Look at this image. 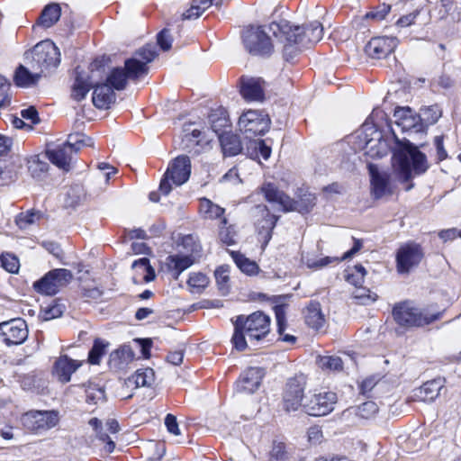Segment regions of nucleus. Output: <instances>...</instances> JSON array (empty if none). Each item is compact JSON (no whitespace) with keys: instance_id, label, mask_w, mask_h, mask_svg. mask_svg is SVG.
<instances>
[{"instance_id":"60","label":"nucleus","mask_w":461,"mask_h":461,"mask_svg":"<svg viewBox=\"0 0 461 461\" xmlns=\"http://www.w3.org/2000/svg\"><path fill=\"white\" fill-rule=\"evenodd\" d=\"M62 312V306L58 303H53L42 310V318L45 321L52 320L61 316Z\"/></svg>"},{"instance_id":"16","label":"nucleus","mask_w":461,"mask_h":461,"mask_svg":"<svg viewBox=\"0 0 461 461\" xmlns=\"http://www.w3.org/2000/svg\"><path fill=\"white\" fill-rule=\"evenodd\" d=\"M393 37H375L366 46V54L372 59H383L390 54L397 46Z\"/></svg>"},{"instance_id":"43","label":"nucleus","mask_w":461,"mask_h":461,"mask_svg":"<svg viewBox=\"0 0 461 461\" xmlns=\"http://www.w3.org/2000/svg\"><path fill=\"white\" fill-rule=\"evenodd\" d=\"M68 145H69L76 154L83 148V147H92L94 145V140L92 138L86 136L83 133L77 132L69 134L68 137V140L66 141Z\"/></svg>"},{"instance_id":"18","label":"nucleus","mask_w":461,"mask_h":461,"mask_svg":"<svg viewBox=\"0 0 461 461\" xmlns=\"http://www.w3.org/2000/svg\"><path fill=\"white\" fill-rule=\"evenodd\" d=\"M71 149L72 148L65 142L53 149H48L46 154L54 165L68 172L71 169L73 155L76 154Z\"/></svg>"},{"instance_id":"34","label":"nucleus","mask_w":461,"mask_h":461,"mask_svg":"<svg viewBox=\"0 0 461 461\" xmlns=\"http://www.w3.org/2000/svg\"><path fill=\"white\" fill-rule=\"evenodd\" d=\"M305 322L314 330L321 329L325 322L320 303H311L305 311Z\"/></svg>"},{"instance_id":"38","label":"nucleus","mask_w":461,"mask_h":461,"mask_svg":"<svg viewBox=\"0 0 461 461\" xmlns=\"http://www.w3.org/2000/svg\"><path fill=\"white\" fill-rule=\"evenodd\" d=\"M209 122L211 124L212 131L219 138L224 133L223 130L229 126L228 120L223 110L212 113L209 115Z\"/></svg>"},{"instance_id":"11","label":"nucleus","mask_w":461,"mask_h":461,"mask_svg":"<svg viewBox=\"0 0 461 461\" xmlns=\"http://www.w3.org/2000/svg\"><path fill=\"white\" fill-rule=\"evenodd\" d=\"M270 119L267 114L255 110L244 113L239 120V127L248 138L265 134L270 127Z\"/></svg>"},{"instance_id":"57","label":"nucleus","mask_w":461,"mask_h":461,"mask_svg":"<svg viewBox=\"0 0 461 461\" xmlns=\"http://www.w3.org/2000/svg\"><path fill=\"white\" fill-rule=\"evenodd\" d=\"M53 276H55L59 287H63L70 283L73 278V275L70 270L65 268H59L51 270Z\"/></svg>"},{"instance_id":"54","label":"nucleus","mask_w":461,"mask_h":461,"mask_svg":"<svg viewBox=\"0 0 461 461\" xmlns=\"http://www.w3.org/2000/svg\"><path fill=\"white\" fill-rule=\"evenodd\" d=\"M0 264L4 269L11 274H16L20 269L18 258L11 253L2 254L0 256Z\"/></svg>"},{"instance_id":"46","label":"nucleus","mask_w":461,"mask_h":461,"mask_svg":"<svg viewBox=\"0 0 461 461\" xmlns=\"http://www.w3.org/2000/svg\"><path fill=\"white\" fill-rule=\"evenodd\" d=\"M212 5V0H201L198 4L192 5L183 13V20H195L199 18Z\"/></svg>"},{"instance_id":"26","label":"nucleus","mask_w":461,"mask_h":461,"mask_svg":"<svg viewBox=\"0 0 461 461\" xmlns=\"http://www.w3.org/2000/svg\"><path fill=\"white\" fill-rule=\"evenodd\" d=\"M194 260L190 255H170L166 258L165 267L175 279H177L182 272L189 268Z\"/></svg>"},{"instance_id":"2","label":"nucleus","mask_w":461,"mask_h":461,"mask_svg":"<svg viewBox=\"0 0 461 461\" xmlns=\"http://www.w3.org/2000/svg\"><path fill=\"white\" fill-rule=\"evenodd\" d=\"M156 56L153 45L148 44L140 49L131 59L125 60L126 71L120 68L111 71L107 77L109 86L115 90L124 89L129 78L138 79L148 73V65L155 59Z\"/></svg>"},{"instance_id":"41","label":"nucleus","mask_w":461,"mask_h":461,"mask_svg":"<svg viewBox=\"0 0 461 461\" xmlns=\"http://www.w3.org/2000/svg\"><path fill=\"white\" fill-rule=\"evenodd\" d=\"M231 257L237 267L249 276L256 275L258 272V266L255 261L247 258L242 254L231 252Z\"/></svg>"},{"instance_id":"6","label":"nucleus","mask_w":461,"mask_h":461,"mask_svg":"<svg viewBox=\"0 0 461 461\" xmlns=\"http://www.w3.org/2000/svg\"><path fill=\"white\" fill-rule=\"evenodd\" d=\"M191 162L188 157L179 156L174 159L165 173L159 185V190L165 195L172 190V185L179 186L190 177Z\"/></svg>"},{"instance_id":"21","label":"nucleus","mask_w":461,"mask_h":461,"mask_svg":"<svg viewBox=\"0 0 461 461\" xmlns=\"http://www.w3.org/2000/svg\"><path fill=\"white\" fill-rule=\"evenodd\" d=\"M78 360L69 358L67 355L60 356L54 365V375L59 382L68 383L71 375L81 366Z\"/></svg>"},{"instance_id":"9","label":"nucleus","mask_w":461,"mask_h":461,"mask_svg":"<svg viewBox=\"0 0 461 461\" xmlns=\"http://www.w3.org/2000/svg\"><path fill=\"white\" fill-rule=\"evenodd\" d=\"M359 138L364 143L363 149L366 154L371 158H379L388 154L389 145L374 125L364 124Z\"/></svg>"},{"instance_id":"17","label":"nucleus","mask_w":461,"mask_h":461,"mask_svg":"<svg viewBox=\"0 0 461 461\" xmlns=\"http://www.w3.org/2000/svg\"><path fill=\"white\" fill-rule=\"evenodd\" d=\"M264 375L263 369L259 367L247 369L237 383V392L241 393H255L259 388Z\"/></svg>"},{"instance_id":"62","label":"nucleus","mask_w":461,"mask_h":461,"mask_svg":"<svg viewBox=\"0 0 461 461\" xmlns=\"http://www.w3.org/2000/svg\"><path fill=\"white\" fill-rule=\"evenodd\" d=\"M391 6L388 5H382L377 9L371 11L366 14V18L382 21L390 13Z\"/></svg>"},{"instance_id":"33","label":"nucleus","mask_w":461,"mask_h":461,"mask_svg":"<svg viewBox=\"0 0 461 461\" xmlns=\"http://www.w3.org/2000/svg\"><path fill=\"white\" fill-rule=\"evenodd\" d=\"M222 152L225 156H236L242 150V144L238 135L228 132L220 136Z\"/></svg>"},{"instance_id":"35","label":"nucleus","mask_w":461,"mask_h":461,"mask_svg":"<svg viewBox=\"0 0 461 461\" xmlns=\"http://www.w3.org/2000/svg\"><path fill=\"white\" fill-rule=\"evenodd\" d=\"M33 286L37 292L46 295H53L60 289L51 271L46 274L41 280L35 282Z\"/></svg>"},{"instance_id":"58","label":"nucleus","mask_w":461,"mask_h":461,"mask_svg":"<svg viewBox=\"0 0 461 461\" xmlns=\"http://www.w3.org/2000/svg\"><path fill=\"white\" fill-rule=\"evenodd\" d=\"M438 0H428L429 3H438ZM454 5V0H439L437 5V17L438 19L445 18L450 12Z\"/></svg>"},{"instance_id":"50","label":"nucleus","mask_w":461,"mask_h":461,"mask_svg":"<svg viewBox=\"0 0 461 461\" xmlns=\"http://www.w3.org/2000/svg\"><path fill=\"white\" fill-rule=\"evenodd\" d=\"M353 299L356 300L357 303L362 305H368L375 303L377 300V294L371 292L369 289L359 285L356 287V290L352 294Z\"/></svg>"},{"instance_id":"64","label":"nucleus","mask_w":461,"mask_h":461,"mask_svg":"<svg viewBox=\"0 0 461 461\" xmlns=\"http://www.w3.org/2000/svg\"><path fill=\"white\" fill-rule=\"evenodd\" d=\"M165 425L169 433H171L175 436L181 435L176 418L173 414H167L166 416Z\"/></svg>"},{"instance_id":"44","label":"nucleus","mask_w":461,"mask_h":461,"mask_svg":"<svg viewBox=\"0 0 461 461\" xmlns=\"http://www.w3.org/2000/svg\"><path fill=\"white\" fill-rule=\"evenodd\" d=\"M49 165L42 161L39 156H33L28 160V170L36 179H41L48 171Z\"/></svg>"},{"instance_id":"32","label":"nucleus","mask_w":461,"mask_h":461,"mask_svg":"<svg viewBox=\"0 0 461 461\" xmlns=\"http://www.w3.org/2000/svg\"><path fill=\"white\" fill-rule=\"evenodd\" d=\"M41 74L40 70L32 72L26 67L20 65L15 70L14 81L19 87H31L39 81Z\"/></svg>"},{"instance_id":"29","label":"nucleus","mask_w":461,"mask_h":461,"mask_svg":"<svg viewBox=\"0 0 461 461\" xmlns=\"http://www.w3.org/2000/svg\"><path fill=\"white\" fill-rule=\"evenodd\" d=\"M240 94L249 102L262 101L264 99V92L261 81L255 78L243 80Z\"/></svg>"},{"instance_id":"25","label":"nucleus","mask_w":461,"mask_h":461,"mask_svg":"<svg viewBox=\"0 0 461 461\" xmlns=\"http://www.w3.org/2000/svg\"><path fill=\"white\" fill-rule=\"evenodd\" d=\"M257 209L263 216L261 221H258L257 229L266 246L271 240L272 230L276 224L277 217L271 214L266 206H258Z\"/></svg>"},{"instance_id":"27","label":"nucleus","mask_w":461,"mask_h":461,"mask_svg":"<svg viewBox=\"0 0 461 461\" xmlns=\"http://www.w3.org/2000/svg\"><path fill=\"white\" fill-rule=\"evenodd\" d=\"M443 386L444 382L441 379L428 381L414 391V396L418 401L431 402L438 398Z\"/></svg>"},{"instance_id":"13","label":"nucleus","mask_w":461,"mask_h":461,"mask_svg":"<svg viewBox=\"0 0 461 461\" xmlns=\"http://www.w3.org/2000/svg\"><path fill=\"white\" fill-rule=\"evenodd\" d=\"M22 421L28 429L39 432L57 426L59 414L57 411H31L23 416Z\"/></svg>"},{"instance_id":"59","label":"nucleus","mask_w":461,"mask_h":461,"mask_svg":"<svg viewBox=\"0 0 461 461\" xmlns=\"http://www.w3.org/2000/svg\"><path fill=\"white\" fill-rule=\"evenodd\" d=\"M441 113L436 106H430L424 109L421 113L422 120L427 124H434L438 122Z\"/></svg>"},{"instance_id":"51","label":"nucleus","mask_w":461,"mask_h":461,"mask_svg":"<svg viewBox=\"0 0 461 461\" xmlns=\"http://www.w3.org/2000/svg\"><path fill=\"white\" fill-rule=\"evenodd\" d=\"M135 381L138 382V387H149L155 381V374L151 368L139 369L132 375Z\"/></svg>"},{"instance_id":"40","label":"nucleus","mask_w":461,"mask_h":461,"mask_svg":"<svg viewBox=\"0 0 461 461\" xmlns=\"http://www.w3.org/2000/svg\"><path fill=\"white\" fill-rule=\"evenodd\" d=\"M317 365L324 372L340 371L343 368L341 358L336 356H319Z\"/></svg>"},{"instance_id":"30","label":"nucleus","mask_w":461,"mask_h":461,"mask_svg":"<svg viewBox=\"0 0 461 461\" xmlns=\"http://www.w3.org/2000/svg\"><path fill=\"white\" fill-rule=\"evenodd\" d=\"M135 274L133 276V282L138 284L140 282L149 283L155 278V271L149 265V260L147 258H142L135 260L131 265Z\"/></svg>"},{"instance_id":"63","label":"nucleus","mask_w":461,"mask_h":461,"mask_svg":"<svg viewBox=\"0 0 461 461\" xmlns=\"http://www.w3.org/2000/svg\"><path fill=\"white\" fill-rule=\"evenodd\" d=\"M420 10L419 9H416L415 11H413L412 13L409 14H406V15H403L402 16L401 18H399L397 20V22L395 23V26L398 28V29H402V28H406L411 24H413L415 23V19L417 18V16L420 14Z\"/></svg>"},{"instance_id":"22","label":"nucleus","mask_w":461,"mask_h":461,"mask_svg":"<svg viewBox=\"0 0 461 461\" xmlns=\"http://www.w3.org/2000/svg\"><path fill=\"white\" fill-rule=\"evenodd\" d=\"M361 248H362L361 240L355 239L354 246L352 247V249H349L348 251H347L346 253H344V255L340 258H336V257H334V258L324 257L319 260H314L312 258H310L309 257H306V258H303V261L306 265L307 267L318 269V268L324 267H326L331 263H334V262L339 263L340 261L348 259L353 255L357 253L361 249Z\"/></svg>"},{"instance_id":"55","label":"nucleus","mask_w":461,"mask_h":461,"mask_svg":"<svg viewBox=\"0 0 461 461\" xmlns=\"http://www.w3.org/2000/svg\"><path fill=\"white\" fill-rule=\"evenodd\" d=\"M108 343L102 339H95L92 349L88 355V360L93 365H97L100 362L102 356L104 354Z\"/></svg>"},{"instance_id":"61","label":"nucleus","mask_w":461,"mask_h":461,"mask_svg":"<svg viewBox=\"0 0 461 461\" xmlns=\"http://www.w3.org/2000/svg\"><path fill=\"white\" fill-rule=\"evenodd\" d=\"M157 42L160 49L167 51L171 49L172 38L167 29L162 30L157 36Z\"/></svg>"},{"instance_id":"49","label":"nucleus","mask_w":461,"mask_h":461,"mask_svg":"<svg viewBox=\"0 0 461 461\" xmlns=\"http://www.w3.org/2000/svg\"><path fill=\"white\" fill-rule=\"evenodd\" d=\"M187 285L192 293H201L209 285V278L203 273L193 272L189 276Z\"/></svg>"},{"instance_id":"47","label":"nucleus","mask_w":461,"mask_h":461,"mask_svg":"<svg viewBox=\"0 0 461 461\" xmlns=\"http://www.w3.org/2000/svg\"><path fill=\"white\" fill-rule=\"evenodd\" d=\"M393 117L398 125L411 127L415 124V118L410 107H398L395 109Z\"/></svg>"},{"instance_id":"31","label":"nucleus","mask_w":461,"mask_h":461,"mask_svg":"<svg viewBox=\"0 0 461 461\" xmlns=\"http://www.w3.org/2000/svg\"><path fill=\"white\" fill-rule=\"evenodd\" d=\"M61 7L59 4L47 5L37 20L36 26L48 29L52 27L60 18Z\"/></svg>"},{"instance_id":"19","label":"nucleus","mask_w":461,"mask_h":461,"mask_svg":"<svg viewBox=\"0 0 461 461\" xmlns=\"http://www.w3.org/2000/svg\"><path fill=\"white\" fill-rule=\"evenodd\" d=\"M95 85L92 77L86 71L77 68L75 70V78L71 86V97L77 102H80L86 98L91 87Z\"/></svg>"},{"instance_id":"24","label":"nucleus","mask_w":461,"mask_h":461,"mask_svg":"<svg viewBox=\"0 0 461 461\" xmlns=\"http://www.w3.org/2000/svg\"><path fill=\"white\" fill-rule=\"evenodd\" d=\"M93 89V104L98 109H108L115 100L112 87L108 84H96Z\"/></svg>"},{"instance_id":"15","label":"nucleus","mask_w":461,"mask_h":461,"mask_svg":"<svg viewBox=\"0 0 461 461\" xmlns=\"http://www.w3.org/2000/svg\"><path fill=\"white\" fill-rule=\"evenodd\" d=\"M304 385L296 379H290L284 393V406L287 411H297L303 405Z\"/></svg>"},{"instance_id":"4","label":"nucleus","mask_w":461,"mask_h":461,"mask_svg":"<svg viewBox=\"0 0 461 461\" xmlns=\"http://www.w3.org/2000/svg\"><path fill=\"white\" fill-rule=\"evenodd\" d=\"M399 149L393 152V167L398 177L402 181H408L411 177L412 171L419 175L428 168L426 157L409 141H400Z\"/></svg>"},{"instance_id":"36","label":"nucleus","mask_w":461,"mask_h":461,"mask_svg":"<svg viewBox=\"0 0 461 461\" xmlns=\"http://www.w3.org/2000/svg\"><path fill=\"white\" fill-rule=\"evenodd\" d=\"M276 319L277 323V332L280 336V339L283 342L294 344L296 342V337L291 334H285V330L286 328L285 323V312L283 306L277 305L275 307Z\"/></svg>"},{"instance_id":"56","label":"nucleus","mask_w":461,"mask_h":461,"mask_svg":"<svg viewBox=\"0 0 461 461\" xmlns=\"http://www.w3.org/2000/svg\"><path fill=\"white\" fill-rule=\"evenodd\" d=\"M138 388V382H136L134 377L131 375L124 380L121 390L118 392V395L122 399L131 398L134 393V390Z\"/></svg>"},{"instance_id":"5","label":"nucleus","mask_w":461,"mask_h":461,"mask_svg":"<svg viewBox=\"0 0 461 461\" xmlns=\"http://www.w3.org/2000/svg\"><path fill=\"white\" fill-rule=\"evenodd\" d=\"M32 59L31 68L44 72L57 68L60 63L59 48L50 40L42 41L35 45L27 59Z\"/></svg>"},{"instance_id":"39","label":"nucleus","mask_w":461,"mask_h":461,"mask_svg":"<svg viewBox=\"0 0 461 461\" xmlns=\"http://www.w3.org/2000/svg\"><path fill=\"white\" fill-rule=\"evenodd\" d=\"M316 197L311 193L303 194L298 201H293L291 199V208L287 211H297L301 213L310 212L315 205Z\"/></svg>"},{"instance_id":"10","label":"nucleus","mask_w":461,"mask_h":461,"mask_svg":"<svg viewBox=\"0 0 461 461\" xmlns=\"http://www.w3.org/2000/svg\"><path fill=\"white\" fill-rule=\"evenodd\" d=\"M243 44L252 55L265 56L273 50L269 36L262 27H250L243 33Z\"/></svg>"},{"instance_id":"52","label":"nucleus","mask_w":461,"mask_h":461,"mask_svg":"<svg viewBox=\"0 0 461 461\" xmlns=\"http://www.w3.org/2000/svg\"><path fill=\"white\" fill-rule=\"evenodd\" d=\"M219 238L228 246L235 242V230L231 225L227 226V219L223 217L220 222Z\"/></svg>"},{"instance_id":"7","label":"nucleus","mask_w":461,"mask_h":461,"mask_svg":"<svg viewBox=\"0 0 461 461\" xmlns=\"http://www.w3.org/2000/svg\"><path fill=\"white\" fill-rule=\"evenodd\" d=\"M337 400V394L333 392L314 391L306 395L303 408L311 416H325L334 410Z\"/></svg>"},{"instance_id":"14","label":"nucleus","mask_w":461,"mask_h":461,"mask_svg":"<svg viewBox=\"0 0 461 461\" xmlns=\"http://www.w3.org/2000/svg\"><path fill=\"white\" fill-rule=\"evenodd\" d=\"M28 333L27 324L23 319H13L0 323V337L8 347L23 344L28 338Z\"/></svg>"},{"instance_id":"1","label":"nucleus","mask_w":461,"mask_h":461,"mask_svg":"<svg viewBox=\"0 0 461 461\" xmlns=\"http://www.w3.org/2000/svg\"><path fill=\"white\" fill-rule=\"evenodd\" d=\"M268 29L284 45L285 54L287 55L294 45L306 47L320 41L323 35V27L320 22L314 21L307 28L293 26L286 20L273 22Z\"/></svg>"},{"instance_id":"12","label":"nucleus","mask_w":461,"mask_h":461,"mask_svg":"<svg viewBox=\"0 0 461 461\" xmlns=\"http://www.w3.org/2000/svg\"><path fill=\"white\" fill-rule=\"evenodd\" d=\"M423 258V251L414 242L402 244L396 253V268L400 274H408L417 267Z\"/></svg>"},{"instance_id":"37","label":"nucleus","mask_w":461,"mask_h":461,"mask_svg":"<svg viewBox=\"0 0 461 461\" xmlns=\"http://www.w3.org/2000/svg\"><path fill=\"white\" fill-rule=\"evenodd\" d=\"M200 211L203 214V216L207 219H222L224 216V208L219 206L216 203H213L211 200L207 198L201 199L200 202Z\"/></svg>"},{"instance_id":"42","label":"nucleus","mask_w":461,"mask_h":461,"mask_svg":"<svg viewBox=\"0 0 461 461\" xmlns=\"http://www.w3.org/2000/svg\"><path fill=\"white\" fill-rule=\"evenodd\" d=\"M86 402L89 404H97L105 401V391L103 386L88 383L86 386Z\"/></svg>"},{"instance_id":"45","label":"nucleus","mask_w":461,"mask_h":461,"mask_svg":"<svg viewBox=\"0 0 461 461\" xmlns=\"http://www.w3.org/2000/svg\"><path fill=\"white\" fill-rule=\"evenodd\" d=\"M366 270L361 265H356L353 267H349L346 271L345 278L348 283L357 287L362 285L365 281Z\"/></svg>"},{"instance_id":"48","label":"nucleus","mask_w":461,"mask_h":461,"mask_svg":"<svg viewBox=\"0 0 461 461\" xmlns=\"http://www.w3.org/2000/svg\"><path fill=\"white\" fill-rule=\"evenodd\" d=\"M41 219V213L40 212L27 211L20 213L16 217V224L22 230H26L32 225L36 224Z\"/></svg>"},{"instance_id":"3","label":"nucleus","mask_w":461,"mask_h":461,"mask_svg":"<svg viewBox=\"0 0 461 461\" xmlns=\"http://www.w3.org/2000/svg\"><path fill=\"white\" fill-rule=\"evenodd\" d=\"M270 330V318L260 312H253L248 317L238 316L234 322V333L231 342L235 349L243 351L249 348V341L253 344L265 338Z\"/></svg>"},{"instance_id":"23","label":"nucleus","mask_w":461,"mask_h":461,"mask_svg":"<svg viewBox=\"0 0 461 461\" xmlns=\"http://www.w3.org/2000/svg\"><path fill=\"white\" fill-rule=\"evenodd\" d=\"M261 193L268 203L278 205L283 211L287 212V209L291 208L290 197L278 190L275 185L265 183L261 186Z\"/></svg>"},{"instance_id":"20","label":"nucleus","mask_w":461,"mask_h":461,"mask_svg":"<svg viewBox=\"0 0 461 461\" xmlns=\"http://www.w3.org/2000/svg\"><path fill=\"white\" fill-rule=\"evenodd\" d=\"M369 170L371 174L372 192L375 197L382 198L391 194L393 193V188L388 174L379 172L373 165L369 166Z\"/></svg>"},{"instance_id":"8","label":"nucleus","mask_w":461,"mask_h":461,"mask_svg":"<svg viewBox=\"0 0 461 461\" xmlns=\"http://www.w3.org/2000/svg\"><path fill=\"white\" fill-rule=\"evenodd\" d=\"M393 316L399 325L405 327H420L438 319V315L423 314L418 308L407 302L395 305L393 309Z\"/></svg>"},{"instance_id":"28","label":"nucleus","mask_w":461,"mask_h":461,"mask_svg":"<svg viewBox=\"0 0 461 461\" xmlns=\"http://www.w3.org/2000/svg\"><path fill=\"white\" fill-rule=\"evenodd\" d=\"M135 358L132 349L129 346H123L113 351L109 358V366L112 369L122 370Z\"/></svg>"},{"instance_id":"53","label":"nucleus","mask_w":461,"mask_h":461,"mask_svg":"<svg viewBox=\"0 0 461 461\" xmlns=\"http://www.w3.org/2000/svg\"><path fill=\"white\" fill-rule=\"evenodd\" d=\"M230 268L228 266H221L219 267L215 272V279L218 285L219 289L226 294L229 290V282H230Z\"/></svg>"}]
</instances>
